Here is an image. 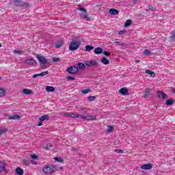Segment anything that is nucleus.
Segmentation results:
<instances>
[{"label":"nucleus","mask_w":175,"mask_h":175,"mask_svg":"<svg viewBox=\"0 0 175 175\" xmlns=\"http://www.w3.org/2000/svg\"><path fill=\"white\" fill-rule=\"evenodd\" d=\"M54 159L56 162H58L59 163H62L64 162V159L62 158L55 157Z\"/></svg>","instance_id":"obj_27"},{"label":"nucleus","mask_w":175,"mask_h":175,"mask_svg":"<svg viewBox=\"0 0 175 175\" xmlns=\"http://www.w3.org/2000/svg\"><path fill=\"white\" fill-rule=\"evenodd\" d=\"M85 65H86V66H98V65H99V62H98V59H90L88 61H86L85 62Z\"/></svg>","instance_id":"obj_4"},{"label":"nucleus","mask_w":175,"mask_h":175,"mask_svg":"<svg viewBox=\"0 0 175 175\" xmlns=\"http://www.w3.org/2000/svg\"><path fill=\"white\" fill-rule=\"evenodd\" d=\"M31 158H32V159H38V155H36V154H31Z\"/></svg>","instance_id":"obj_46"},{"label":"nucleus","mask_w":175,"mask_h":175,"mask_svg":"<svg viewBox=\"0 0 175 175\" xmlns=\"http://www.w3.org/2000/svg\"><path fill=\"white\" fill-rule=\"evenodd\" d=\"M174 103V100H173V99H168L165 102V105H167V106H170V105H173Z\"/></svg>","instance_id":"obj_22"},{"label":"nucleus","mask_w":175,"mask_h":175,"mask_svg":"<svg viewBox=\"0 0 175 175\" xmlns=\"http://www.w3.org/2000/svg\"><path fill=\"white\" fill-rule=\"evenodd\" d=\"M2 79V77H0V80H1Z\"/></svg>","instance_id":"obj_56"},{"label":"nucleus","mask_w":175,"mask_h":175,"mask_svg":"<svg viewBox=\"0 0 175 175\" xmlns=\"http://www.w3.org/2000/svg\"><path fill=\"white\" fill-rule=\"evenodd\" d=\"M51 147H53V144H47L46 147H45V150H50V148H51Z\"/></svg>","instance_id":"obj_37"},{"label":"nucleus","mask_w":175,"mask_h":175,"mask_svg":"<svg viewBox=\"0 0 175 175\" xmlns=\"http://www.w3.org/2000/svg\"><path fill=\"white\" fill-rule=\"evenodd\" d=\"M115 152H117L118 154H124V150L121 149H116L115 150Z\"/></svg>","instance_id":"obj_39"},{"label":"nucleus","mask_w":175,"mask_h":175,"mask_svg":"<svg viewBox=\"0 0 175 175\" xmlns=\"http://www.w3.org/2000/svg\"><path fill=\"white\" fill-rule=\"evenodd\" d=\"M132 24V21L131 20H127L126 23H124L125 27H129Z\"/></svg>","instance_id":"obj_31"},{"label":"nucleus","mask_w":175,"mask_h":175,"mask_svg":"<svg viewBox=\"0 0 175 175\" xmlns=\"http://www.w3.org/2000/svg\"><path fill=\"white\" fill-rule=\"evenodd\" d=\"M173 37L175 38V33L173 34Z\"/></svg>","instance_id":"obj_54"},{"label":"nucleus","mask_w":175,"mask_h":175,"mask_svg":"<svg viewBox=\"0 0 175 175\" xmlns=\"http://www.w3.org/2000/svg\"><path fill=\"white\" fill-rule=\"evenodd\" d=\"M120 94H121V95L125 96V95H128V89H125L124 88H121L119 90Z\"/></svg>","instance_id":"obj_14"},{"label":"nucleus","mask_w":175,"mask_h":175,"mask_svg":"<svg viewBox=\"0 0 175 175\" xmlns=\"http://www.w3.org/2000/svg\"><path fill=\"white\" fill-rule=\"evenodd\" d=\"M64 116L66 117H70V118H80V117H81V115L75 114L72 112H66Z\"/></svg>","instance_id":"obj_8"},{"label":"nucleus","mask_w":175,"mask_h":175,"mask_svg":"<svg viewBox=\"0 0 175 175\" xmlns=\"http://www.w3.org/2000/svg\"><path fill=\"white\" fill-rule=\"evenodd\" d=\"M103 49L100 47H97L94 49V54H103Z\"/></svg>","instance_id":"obj_17"},{"label":"nucleus","mask_w":175,"mask_h":175,"mask_svg":"<svg viewBox=\"0 0 175 175\" xmlns=\"http://www.w3.org/2000/svg\"><path fill=\"white\" fill-rule=\"evenodd\" d=\"M16 174H18V175H23V174H24V170H23V169H21L20 167H16Z\"/></svg>","instance_id":"obj_20"},{"label":"nucleus","mask_w":175,"mask_h":175,"mask_svg":"<svg viewBox=\"0 0 175 175\" xmlns=\"http://www.w3.org/2000/svg\"><path fill=\"white\" fill-rule=\"evenodd\" d=\"M103 54L104 55H106V57H110V55H111V54H110V53H109V52H107L106 51H103Z\"/></svg>","instance_id":"obj_36"},{"label":"nucleus","mask_w":175,"mask_h":175,"mask_svg":"<svg viewBox=\"0 0 175 175\" xmlns=\"http://www.w3.org/2000/svg\"><path fill=\"white\" fill-rule=\"evenodd\" d=\"M23 165L25 166H28V165H29V162L28 161V160H23Z\"/></svg>","instance_id":"obj_42"},{"label":"nucleus","mask_w":175,"mask_h":175,"mask_svg":"<svg viewBox=\"0 0 175 175\" xmlns=\"http://www.w3.org/2000/svg\"><path fill=\"white\" fill-rule=\"evenodd\" d=\"M79 118H81V120H85V121H95L96 120V116H83L81 115L79 116Z\"/></svg>","instance_id":"obj_6"},{"label":"nucleus","mask_w":175,"mask_h":175,"mask_svg":"<svg viewBox=\"0 0 175 175\" xmlns=\"http://www.w3.org/2000/svg\"><path fill=\"white\" fill-rule=\"evenodd\" d=\"M67 72L70 73V75H75V73L79 72V68L76 66H72L67 69Z\"/></svg>","instance_id":"obj_7"},{"label":"nucleus","mask_w":175,"mask_h":175,"mask_svg":"<svg viewBox=\"0 0 175 175\" xmlns=\"http://www.w3.org/2000/svg\"><path fill=\"white\" fill-rule=\"evenodd\" d=\"M5 132H6V129H0V136L1 135H3V133H5Z\"/></svg>","instance_id":"obj_44"},{"label":"nucleus","mask_w":175,"mask_h":175,"mask_svg":"<svg viewBox=\"0 0 175 175\" xmlns=\"http://www.w3.org/2000/svg\"><path fill=\"white\" fill-rule=\"evenodd\" d=\"M23 94H25V95H30V94H32V90L29 89H23Z\"/></svg>","instance_id":"obj_21"},{"label":"nucleus","mask_w":175,"mask_h":175,"mask_svg":"<svg viewBox=\"0 0 175 175\" xmlns=\"http://www.w3.org/2000/svg\"><path fill=\"white\" fill-rule=\"evenodd\" d=\"M144 55H150V54H151V52L147 49H146L144 51Z\"/></svg>","instance_id":"obj_40"},{"label":"nucleus","mask_w":175,"mask_h":175,"mask_svg":"<svg viewBox=\"0 0 175 175\" xmlns=\"http://www.w3.org/2000/svg\"><path fill=\"white\" fill-rule=\"evenodd\" d=\"M49 117L48 116V115H44L40 118V122H42V121H44L45 120H49Z\"/></svg>","instance_id":"obj_26"},{"label":"nucleus","mask_w":175,"mask_h":175,"mask_svg":"<svg viewBox=\"0 0 175 175\" xmlns=\"http://www.w3.org/2000/svg\"><path fill=\"white\" fill-rule=\"evenodd\" d=\"M118 10L114 9V8H111L109 10V14H111L112 16H117V14H118Z\"/></svg>","instance_id":"obj_15"},{"label":"nucleus","mask_w":175,"mask_h":175,"mask_svg":"<svg viewBox=\"0 0 175 175\" xmlns=\"http://www.w3.org/2000/svg\"><path fill=\"white\" fill-rule=\"evenodd\" d=\"M146 73H147V75H150L152 77H155V72L150 70H146Z\"/></svg>","instance_id":"obj_24"},{"label":"nucleus","mask_w":175,"mask_h":175,"mask_svg":"<svg viewBox=\"0 0 175 175\" xmlns=\"http://www.w3.org/2000/svg\"><path fill=\"white\" fill-rule=\"evenodd\" d=\"M80 44H81V42L80 41L75 40L71 41L69 45V50L70 51H75L80 47Z\"/></svg>","instance_id":"obj_2"},{"label":"nucleus","mask_w":175,"mask_h":175,"mask_svg":"<svg viewBox=\"0 0 175 175\" xmlns=\"http://www.w3.org/2000/svg\"><path fill=\"white\" fill-rule=\"evenodd\" d=\"M159 98H161L162 99H166L167 98V95L162 91H158L157 92Z\"/></svg>","instance_id":"obj_12"},{"label":"nucleus","mask_w":175,"mask_h":175,"mask_svg":"<svg viewBox=\"0 0 175 175\" xmlns=\"http://www.w3.org/2000/svg\"><path fill=\"white\" fill-rule=\"evenodd\" d=\"M113 129H114V128H113L112 126H109V129L107 130L108 133H111V132H113Z\"/></svg>","instance_id":"obj_34"},{"label":"nucleus","mask_w":175,"mask_h":175,"mask_svg":"<svg viewBox=\"0 0 175 175\" xmlns=\"http://www.w3.org/2000/svg\"><path fill=\"white\" fill-rule=\"evenodd\" d=\"M67 80H76V79L72 76H68Z\"/></svg>","instance_id":"obj_47"},{"label":"nucleus","mask_w":175,"mask_h":175,"mask_svg":"<svg viewBox=\"0 0 175 175\" xmlns=\"http://www.w3.org/2000/svg\"><path fill=\"white\" fill-rule=\"evenodd\" d=\"M78 10L83 12L79 14V16L81 18H84V20H86V21H90V17L87 16V10L85 8H82L81 5H79Z\"/></svg>","instance_id":"obj_3"},{"label":"nucleus","mask_w":175,"mask_h":175,"mask_svg":"<svg viewBox=\"0 0 175 175\" xmlns=\"http://www.w3.org/2000/svg\"><path fill=\"white\" fill-rule=\"evenodd\" d=\"M46 91H47V92H54V91H55V89L53 86H46Z\"/></svg>","instance_id":"obj_19"},{"label":"nucleus","mask_w":175,"mask_h":175,"mask_svg":"<svg viewBox=\"0 0 175 175\" xmlns=\"http://www.w3.org/2000/svg\"><path fill=\"white\" fill-rule=\"evenodd\" d=\"M88 100H90V102H92V100H94V99H95V96H89L88 98Z\"/></svg>","instance_id":"obj_45"},{"label":"nucleus","mask_w":175,"mask_h":175,"mask_svg":"<svg viewBox=\"0 0 175 175\" xmlns=\"http://www.w3.org/2000/svg\"><path fill=\"white\" fill-rule=\"evenodd\" d=\"M141 169H142V170H150V169H152V164L151 163L144 164L141 166Z\"/></svg>","instance_id":"obj_10"},{"label":"nucleus","mask_w":175,"mask_h":175,"mask_svg":"<svg viewBox=\"0 0 175 175\" xmlns=\"http://www.w3.org/2000/svg\"><path fill=\"white\" fill-rule=\"evenodd\" d=\"M133 3H136V0H134V1H133Z\"/></svg>","instance_id":"obj_53"},{"label":"nucleus","mask_w":175,"mask_h":175,"mask_svg":"<svg viewBox=\"0 0 175 175\" xmlns=\"http://www.w3.org/2000/svg\"><path fill=\"white\" fill-rule=\"evenodd\" d=\"M115 43H116V44H119V46H124V42L118 41L117 39L115 40Z\"/></svg>","instance_id":"obj_33"},{"label":"nucleus","mask_w":175,"mask_h":175,"mask_svg":"<svg viewBox=\"0 0 175 175\" xmlns=\"http://www.w3.org/2000/svg\"><path fill=\"white\" fill-rule=\"evenodd\" d=\"M36 57L41 65H47L49 64V61L44 56L37 55Z\"/></svg>","instance_id":"obj_5"},{"label":"nucleus","mask_w":175,"mask_h":175,"mask_svg":"<svg viewBox=\"0 0 175 175\" xmlns=\"http://www.w3.org/2000/svg\"><path fill=\"white\" fill-rule=\"evenodd\" d=\"M90 91H91V90L90 89H86V90H83L81 91L82 94H88V92H90Z\"/></svg>","instance_id":"obj_41"},{"label":"nucleus","mask_w":175,"mask_h":175,"mask_svg":"<svg viewBox=\"0 0 175 175\" xmlns=\"http://www.w3.org/2000/svg\"><path fill=\"white\" fill-rule=\"evenodd\" d=\"M124 33H125V31H120L118 32V35H124Z\"/></svg>","instance_id":"obj_48"},{"label":"nucleus","mask_w":175,"mask_h":175,"mask_svg":"<svg viewBox=\"0 0 175 175\" xmlns=\"http://www.w3.org/2000/svg\"><path fill=\"white\" fill-rule=\"evenodd\" d=\"M14 54H23V53H24L23 51H17V50H14L13 51Z\"/></svg>","instance_id":"obj_35"},{"label":"nucleus","mask_w":175,"mask_h":175,"mask_svg":"<svg viewBox=\"0 0 175 175\" xmlns=\"http://www.w3.org/2000/svg\"><path fill=\"white\" fill-rule=\"evenodd\" d=\"M59 169H62V167H59Z\"/></svg>","instance_id":"obj_57"},{"label":"nucleus","mask_w":175,"mask_h":175,"mask_svg":"<svg viewBox=\"0 0 175 175\" xmlns=\"http://www.w3.org/2000/svg\"><path fill=\"white\" fill-rule=\"evenodd\" d=\"M64 46V41H57L55 42V47L57 49H60V47H62Z\"/></svg>","instance_id":"obj_18"},{"label":"nucleus","mask_w":175,"mask_h":175,"mask_svg":"<svg viewBox=\"0 0 175 175\" xmlns=\"http://www.w3.org/2000/svg\"><path fill=\"white\" fill-rule=\"evenodd\" d=\"M135 64H139V62H140V61L139 60H135Z\"/></svg>","instance_id":"obj_51"},{"label":"nucleus","mask_w":175,"mask_h":175,"mask_svg":"<svg viewBox=\"0 0 175 175\" xmlns=\"http://www.w3.org/2000/svg\"><path fill=\"white\" fill-rule=\"evenodd\" d=\"M101 62L104 65H109V64H110V60H109L107 58H106V57H103L101 59Z\"/></svg>","instance_id":"obj_16"},{"label":"nucleus","mask_w":175,"mask_h":175,"mask_svg":"<svg viewBox=\"0 0 175 175\" xmlns=\"http://www.w3.org/2000/svg\"><path fill=\"white\" fill-rule=\"evenodd\" d=\"M0 47H2V44H0Z\"/></svg>","instance_id":"obj_55"},{"label":"nucleus","mask_w":175,"mask_h":175,"mask_svg":"<svg viewBox=\"0 0 175 175\" xmlns=\"http://www.w3.org/2000/svg\"><path fill=\"white\" fill-rule=\"evenodd\" d=\"M148 9H149V10H152V12H154L155 10V8H154L152 5H148Z\"/></svg>","instance_id":"obj_43"},{"label":"nucleus","mask_w":175,"mask_h":175,"mask_svg":"<svg viewBox=\"0 0 175 175\" xmlns=\"http://www.w3.org/2000/svg\"><path fill=\"white\" fill-rule=\"evenodd\" d=\"M174 92H175V90H174Z\"/></svg>","instance_id":"obj_58"},{"label":"nucleus","mask_w":175,"mask_h":175,"mask_svg":"<svg viewBox=\"0 0 175 175\" xmlns=\"http://www.w3.org/2000/svg\"><path fill=\"white\" fill-rule=\"evenodd\" d=\"M31 163H32V165H35L36 162L33 161H31Z\"/></svg>","instance_id":"obj_52"},{"label":"nucleus","mask_w":175,"mask_h":175,"mask_svg":"<svg viewBox=\"0 0 175 175\" xmlns=\"http://www.w3.org/2000/svg\"><path fill=\"white\" fill-rule=\"evenodd\" d=\"M151 91H152V90H151L150 88L146 89L144 98H148V96H150V95H151Z\"/></svg>","instance_id":"obj_13"},{"label":"nucleus","mask_w":175,"mask_h":175,"mask_svg":"<svg viewBox=\"0 0 175 175\" xmlns=\"http://www.w3.org/2000/svg\"><path fill=\"white\" fill-rule=\"evenodd\" d=\"M92 50H94V46L91 45H86L85 46V51H92Z\"/></svg>","instance_id":"obj_23"},{"label":"nucleus","mask_w":175,"mask_h":175,"mask_svg":"<svg viewBox=\"0 0 175 175\" xmlns=\"http://www.w3.org/2000/svg\"><path fill=\"white\" fill-rule=\"evenodd\" d=\"M25 62L27 64V65H38V62H36V60L33 59H27L26 60H25Z\"/></svg>","instance_id":"obj_9"},{"label":"nucleus","mask_w":175,"mask_h":175,"mask_svg":"<svg viewBox=\"0 0 175 175\" xmlns=\"http://www.w3.org/2000/svg\"><path fill=\"white\" fill-rule=\"evenodd\" d=\"M15 5L18 7L24 6V3L23 1H15Z\"/></svg>","instance_id":"obj_29"},{"label":"nucleus","mask_w":175,"mask_h":175,"mask_svg":"<svg viewBox=\"0 0 175 175\" xmlns=\"http://www.w3.org/2000/svg\"><path fill=\"white\" fill-rule=\"evenodd\" d=\"M53 62H61V59H59L58 57H53Z\"/></svg>","instance_id":"obj_38"},{"label":"nucleus","mask_w":175,"mask_h":175,"mask_svg":"<svg viewBox=\"0 0 175 175\" xmlns=\"http://www.w3.org/2000/svg\"><path fill=\"white\" fill-rule=\"evenodd\" d=\"M6 94V91L5 89L0 88V98H2V96H5Z\"/></svg>","instance_id":"obj_25"},{"label":"nucleus","mask_w":175,"mask_h":175,"mask_svg":"<svg viewBox=\"0 0 175 175\" xmlns=\"http://www.w3.org/2000/svg\"><path fill=\"white\" fill-rule=\"evenodd\" d=\"M49 75V71H44V72H42L40 74H38V77L40 76V77H43V76H46Z\"/></svg>","instance_id":"obj_30"},{"label":"nucleus","mask_w":175,"mask_h":175,"mask_svg":"<svg viewBox=\"0 0 175 175\" xmlns=\"http://www.w3.org/2000/svg\"><path fill=\"white\" fill-rule=\"evenodd\" d=\"M78 67L79 69H84V68H85V65L83 63H78Z\"/></svg>","instance_id":"obj_32"},{"label":"nucleus","mask_w":175,"mask_h":175,"mask_svg":"<svg viewBox=\"0 0 175 175\" xmlns=\"http://www.w3.org/2000/svg\"><path fill=\"white\" fill-rule=\"evenodd\" d=\"M42 172L45 174H53L55 172H58V167L54 165H45L42 169Z\"/></svg>","instance_id":"obj_1"},{"label":"nucleus","mask_w":175,"mask_h":175,"mask_svg":"<svg viewBox=\"0 0 175 175\" xmlns=\"http://www.w3.org/2000/svg\"><path fill=\"white\" fill-rule=\"evenodd\" d=\"M7 165L8 164L4 161L0 162V173H1V172H5V169L6 168Z\"/></svg>","instance_id":"obj_11"},{"label":"nucleus","mask_w":175,"mask_h":175,"mask_svg":"<svg viewBox=\"0 0 175 175\" xmlns=\"http://www.w3.org/2000/svg\"><path fill=\"white\" fill-rule=\"evenodd\" d=\"M36 77H39L38 74H35V75H33V79H36Z\"/></svg>","instance_id":"obj_49"},{"label":"nucleus","mask_w":175,"mask_h":175,"mask_svg":"<svg viewBox=\"0 0 175 175\" xmlns=\"http://www.w3.org/2000/svg\"><path fill=\"white\" fill-rule=\"evenodd\" d=\"M20 117L21 116L19 115H14L13 116H10V120H19Z\"/></svg>","instance_id":"obj_28"},{"label":"nucleus","mask_w":175,"mask_h":175,"mask_svg":"<svg viewBox=\"0 0 175 175\" xmlns=\"http://www.w3.org/2000/svg\"><path fill=\"white\" fill-rule=\"evenodd\" d=\"M42 125H43V123L42 122H40L38 124V126H42Z\"/></svg>","instance_id":"obj_50"}]
</instances>
